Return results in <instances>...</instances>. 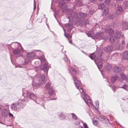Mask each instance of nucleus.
<instances>
[{
	"label": "nucleus",
	"mask_w": 128,
	"mask_h": 128,
	"mask_svg": "<svg viewBox=\"0 0 128 128\" xmlns=\"http://www.w3.org/2000/svg\"><path fill=\"white\" fill-rule=\"evenodd\" d=\"M46 82L45 76L43 74L36 76L33 80L32 85L36 88L40 86Z\"/></svg>",
	"instance_id": "nucleus-1"
},
{
	"label": "nucleus",
	"mask_w": 128,
	"mask_h": 128,
	"mask_svg": "<svg viewBox=\"0 0 128 128\" xmlns=\"http://www.w3.org/2000/svg\"><path fill=\"white\" fill-rule=\"evenodd\" d=\"M101 56V54L100 53L99 55H98V58H97L95 57L96 56L95 54L94 53H93L92 54H91L89 56L90 57L91 59L93 60L94 59V62L100 70L102 68L103 64V60L100 58Z\"/></svg>",
	"instance_id": "nucleus-2"
},
{
	"label": "nucleus",
	"mask_w": 128,
	"mask_h": 128,
	"mask_svg": "<svg viewBox=\"0 0 128 128\" xmlns=\"http://www.w3.org/2000/svg\"><path fill=\"white\" fill-rule=\"evenodd\" d=\"M38 59L40 60L42 65L40 67V69L43 70L45 72H46V74L47 75L49 69L47 66L48 63L45 58L44 56L43 55L38 57Z\"/></svg>",
	"instance_id": "nucleus-3"
},
{
	"label": "nucleus",
	"mask_w": 128,
	"mask_h": 128,
	"mask_svg": "<svg viewBox=\"0 0 128 128\" xmlns=\"http://www.w3.org/2000/svg\"><path fill=\"white\" fill-rule=\"evenodd\" d=\"M68 70L71 73L72 76L73 75H76L77 73L76 70L75 68L71 66H70L68 68ZM72 76L75 86L77 87V89H79L78 86L80 85V82L77 79L76 77Z\"/></svg>",
	"instance_id": "nucleus-4"
},
{
	"label": "nucleus",
	"mask_w": 128,
	"mask_h": 128,
	"mask_svg": "<svg viewBox=\"0 0 128 128\" xmlns=\"http://www.w3.org/2000/svg\"><path fill=\"white\" fill-rule=\"evenodd\" d=\"M25 101L24 100L19 99L17 102L15 103H13L11 106V108L14 110H16L21 108L24 106V102Z\"/></svg>",
	"instance_id": "nucleus-5"
},
{
	"label": "nucleus",
	"mask_w": 128,
	"mask_h": 128,
	"mask_svg": "<svg viewBox=\"0 0 128 128\" xmlns=\"http://www.w3.org/2000/svg\"><path fill=\"white\" fill-rule=\"evenodd\" d=\"M22 95L25 98L24 100L26 101H28V99H30L34 101V100L36 97L34 94L28 91L23 92Z\"/></svg>",
	"instance_id": "nucleus-6"
},
{
	"label": "nucleus",
	"mask_w": 128,
	"mask_h": 128,
	"mask_svg": "<svg viewBox=\"0 0 128 128\" xmlns=\"http://www.w3.org/2000/svg\"><path fill=\"white\" fill-rule=\"evenodd\" d=\"M36 55V53L34 52L28 53L27 55V58L25 59L24 58L23 60H20L21 63L24 65L27 64L30 62L31 58L34 57Z\"/></svg>",
	"instance_id": "nucleus-7"
},
{
	"label": "nucleus",
	"mask_w": 128,
	"mask_h": 128,
	"mask_svg": "<svg viewBox=\"0 0 128 128\" xmlns=\"http://www.w3.org/2000/svg\"><path fill=\"white\" fill-rule=\"evenodd\" d=\"M80 93L82 92L84 95V96L83 97V99L86 103L89 106H92V104L91 100L90 98L88 95L86 94L85 92L83 90L82 88H80Z\"/></svg>",
	"instance_id": "nucleus-8"
},
{
	"label": "nucleus",
	"mask_w": 128,
	"mask_h": 128,
	"mask_svg": "<svg viewBox=\"0 0 128 128\" xmlns=\"http://www.w3.org/2000/svg\"><path fill=\"white\" fill-rule=\"evenodd\" d=\"M87 14H84L82 12H80L78 15L76 12H74L73 13V16H72L74 18H76L78 21H80L84 19L85 17L87 16Z\"/></svg>",
	"instance_id": "nucleus-9"
},
{
	"label": "nucleus",
	"mask_w": 128,
	"mask_h": 128,
	"mask_svg": "<svg viewBox=\"0 0 128 128\" xmlns=\"http://www.w3.org/2000/svg\"><path fill=\"white\" fill-rule=\"evenodd\" d=\"M12 52L16 56L21 57V60H23L24 57L22 54H21V52L19 48L13 50Z\"/></svg>",
	"instance_id": "nucleus-10"
},
{
	"label": "nucleus",
	"mask_w": 128,
	"mask_h": 128,
	"mask_svg": "<svg viewBox=\"0 0 128 128\" xmlns=\"http://www.w3.org/2000/svg\"><path fill=\"white\" fill-rule=\"evenodd\" d=\"M19 47H20L22 52H23L24 50L20 44L17 42H15L13 43L11 46V48L13 50L18 48Z\"/></svg>",
	"instance_id": "nucleus-11"
},
{
	"label": "nucleus",
	"mask_w": 128,
	"mask_h": 128,
	"mask_svg": "<svg viewBox=\"0 0 128 128\" xmlns=\"http://www.w3.org/2000/svg\"><path fill=\"white\" fill-rule=\"evenodd\" d=\"M94 39H98L99 40L102 39L105 40V38L103 36V32H101L96 33L94 35Z\"/></svg>",
	"instance_id": "nucleus-12"
},
{
	"label": "nucleus",
	"mask_w": 128,
	"mask_h": 128,
	"mask_svg": "<svg viewBox=\"0 0 128 128\" xmlns=\"http://www.w3.org/2000/svg\"><path fill=\"white\" fill-rule=\"evenodd\" d=\"M124 10L122 7L119 5H118L117 10L115 12V14L117 16L121 14L123 12Z\"/></svg>",
	"instance_id": "nucleus-13"
},
{
	"label": "nucleus",
	"mask_w": 128,
	"mask_h": 128,
	"mask_svg": "<svg viewBox=\"0 0 128 128\" xmlns=\"http://www.w3.org/2000/svg\"><path fill=\"white\" fill-rule=\"evenodd\" d=\"M114 36L116 39H118L120 38L122 36H123V35L120 32L116 30Z\"/></svg>",
	"instance_id": "nucleus-14"
},
{
	"label": "nucleus",
	"mask_w": 128,
	"mask_h": 128,
	"mask_svg": "<svg viewBox=\"0 0 128 128\" xmlns=\"http://www.w3.org/2000/svg\"><path fill=\"white\" fill-rule=\"evenodd\" d=\"M122 70V68L119 66H116L114 68L113 70L116 73H119Z\"/></svg>",
	"instance_id": "nucleus-15"
},
{
	"label": "nucleus",
	"mask_w": 128,
	"mask_h": 128,
	"mask_svg": "<svg viewBox=\"0 0 128 128\" xmlns=\"http://www.w3.org/2000/svg\"><path fill=\"white\" fill-rule=\"evenodd\" d=\"M113 49V47L112 46H108L105 47L104 50L106 52H110L112 51Z\"/></svg>",
	"instance_id": "nucleus-16"
},
{
	"label": "nucleus",
	"mask_w": 128,
	"mask_h": 128,
	"mask_svg": "<svg viewBox=\"0 0 128 128\" xmlns=\"http://www.w3.org/2000/svg\"><path fill=\"white\" fill-rule=\"evenodd\" d=\"M9 110L8 109H4L2 112V114L3 117H6L8 115Z\"/></svg>",
	"instance_id": "nucleus-17"
},
{
	"label": "nucleus",
	"mask_w": 128,
	"mask_h": 128,
	"mask_svg": "<svg viewBox=\"0 0 128 128\" xmlns=\"http://www.w3.org/2000/svg\"><path fill=\"white\" fill-rule=\"evenodd\" d=\"M66 26L68 28V32H70L72 29L73 28V26L72 23H70L66 24Z\"/></svg>",
	"instance_id": "nucleus-18"
},
{
	"label": "nucleus",
	"mask_w": 128,
	"mask_h": 128,
	"mask_svg": "<svg viewBox=\"0 0 128 128\" xmlns=\"http://www.w3.org/2000/svg\"><path fill=\"white\" fill-rule=\"evenodd\" d=\"M123 30L128 29V23L127 22H124L122 23V28Z\"/></svg>",
	"instance_id": "nucleus-19"
},
{
	"label": "nucleus",
	"mask_w": 128,
	"mask_h": 128,
	"mask_svg": "<svg viewBox=\"0 0 128 128\" xmlns=\"http://www.w3.org/2000/svg\"><path fill=\"white\" fill-rule=\"evenodd\" d=\"M124 60H126L128 58V51H126L124 52L122 56Z\"/></svg>",
	"instance_id": "nucleus-20"
},
{
	"label": "nucleus",
	"mask_w": 128,
	"mask_h": 128,
	"mask_svg": "<svg viewBox=\"0 0 128 128\" xmlns=\"http://www.w3.org/2000/svg\"><path fill=\"white\" fill-rule=\"evenodd\" d=\"M112 68L111 65L110 64H107L106 66L105 70L108 72H109Z\"/></svg>",
	"instance_id": "nucleus-21"
},
{
	"label": "nucleus",
	"mask_w": 128,
	"mask_h": 128,
	"mask_svg": "<svg viewBox=\"0 0 128 128\" xmlns=\"http://www.w3.org/2000/svg\"><path fill=\"white\" fill-rule=\"evenodd\" d=\"M99 119L101 121H102L104 120H107L108 121H109V120L108 119L106 116H100L98 117Z\"/></svg>",
	"instance_id": "nucleus-22"
},
{
	"label": "nucleus",
	"mask_w": 128,
	"mask_h": 128,
	"mask_svg": "<svg viewBox=\"0 0 128 128\" xmlns=\"http://www.w3.org/2000/svg\"><path fill=\"white\" fill-rule=\"evenodd\" d=\"M98 119L97 117H94L93 119V123L95 125H97L98 123Z\"/></svg>",
	"instance_id": "nucleus-23"
},
{
	"label": "nucleus",
	"mask_w": 128,
	"mask_h": 128,
	"mask_svg": "<svg viewBox=\"0 0 128 128\" xmlns=\"http://www.w3.org/2000/svg\"><path fill=\"white\" fill-rule=\"evenodd\" d=\"M94 32L92 31H90L87 33V34L89 37H90L92 38H94V35H93Z\"/></svg>",
	"instance_id": "nucleus-24"
},
{
	"label": "nucleus",
	"mask_w": 128,
	"mask_h": 128,
	"mask_svg": "<svg viewBox=\"0 0 128 128\" xmlns=\"http://www.w3.org/2000/svg\"><path fill=\"white\" fill-rule=\"evenodd\" d=\"M51 88H52V87L50 86V84L49 83H47L45 86V90H49Z\"/></svg>",
	"instance_id": "nucleus-25"
},
{
	"label": "nucleus",
	"mask_w": 128,
	"mask_h": 128,
	"mask_svg": "<svg viewBox=\"0 0 128 128\" xmlns=\"http://www.w3.org/2000/svg\"><path fill=\"white\" fill-rule=\"evenodd\" d=\"M34 101L38 104H40L42 102V99L41 98L38 97H37L35 100Z\"/></svg>",
	"instance_id": "nucleus-26"
},
{
	"label": "nucleus",
	"mask_w": 128,
	"mask_h": 128,
	"mask_svg": "<svg viewBox=\"0 0 128 128\" xmlns=\"http://www.w3.org/2000/svg\"><path fill=\"white\" fill-rule=\"evenodd\" d=\"M106 32L108 33L110 35H112L114 33V30L112 28H109L106 30Z\"/></svg>",
	"instance_id": "nucleus-27"
},
{
	"label": "nucleus",
	"mask_w": 128,
	"mask_h": 128,
	"mask_svg": "<svg viewBox=\"0 0 128 128\" xmlns=\"http://www.w3.org/2000/svg\"><path fill=\"white\" fill-rule=\"evenodd\" d=\"M118 78V76L117 75H116L115 76H112L111 78V80L112 83L114 82Z\"/></svg>",
	"instance_id": "nucleus-28"
},
{
	"label": "nucleus",
	"mask_w": 128,
	"mask_h": 128,
	"mask_svg": "<svg viewBox=\"0 0 128 128\" xmlns=\"http://www.w3.org/2000/svg\"><path fill=\"white\" fill-rule=\"evenodd\" d=\"M120 42L118 41L115 44V46L116 49H118L120 48Z\"/></svg>",
	"instance_id": "nucleus-29"
},
{
	"label": "nucleus",
	"mask_w": 128,
	"mask_h": 128,
	"mask_svg": "<svg viewBox=\"0 0 128 128\" xmlns=\"http://www.w3.org/2000/svg\"><path fill=\"white\" fill-rule=\"evenodd\" d=\"M70 0H60L59 2V3L62 5H64L66 3L65 1H69Z\"/></svg>",
	"instance_id": "nucleus-30"
},
{
	"label": "nucleus",
	"mask_w": 128,
	"mask_h": 128,
	"mask_svg": "<svg viewBox=\"0 0 128 128\" xmlns=\"http://www.w3.org/2000/svg\"><path fill=\"white\" fill-rule=\"evenodd\" d=\"M105 7V6L103 4H100L98 6V9L100 10H102Z\"/></svg>",
	"instance_id": "nucleus-31"
},
{
	"label": "nucleus",
	"mask_w": 128,
	"mask_h": 128,
	"mask_svg": "<svg viewBox=\"0 0 128 128\" xmlns=\"http://www.w3.org/2000/svg\"><path fill=\"white\" fill-rule=\"evenodd\" d=\"M109 10L108 8H107L104 9V11L103 12V14L106 16L107 15L108 13Z\"/></svg>",
	"instance_id": "nucleus-32"
},
{
	"label": "nucleus",
	"mask_w": 128,
	"mask_h": 128,
	"mask_svg": "<svg viewBox=\"0 0 128 128\" xmlns=\"http://www.w3.org/2000/svg\"><path fill=\"white\" fill-rule=\"evenodd\" d=\"M72 119L75 120H78V118L77 117L76 115L74 113L72 114Z\"/></svg>",
	"instance_id": "nucleus-33"
},
{
	"label": "nucleus",
	"mask_w": 128,
	"mask_h": 128,
	"mask_svg": "<svg viewBox=\"0 0 128 128\" xmlns=\"http://www.w3.org/2000/svg\"><path fill=\"white\" fill-rule=\"evenodd\" d=\"M54 93V91L52 88H50L48 90V94L50 96L53 95Z\"/></svg>",
	"instance_id": "nucleus-34"
},
{
	"label": "nucleus",
	"mask_w": 128,
	"mask_h": 128,
	"mask_svg": "<svg viewBox=\"0 0 128 128\" xmlns=\"http://www.w3.org/2000/svg\"><path fill=\"white\" fill-rule=\"evenodd\" d=\"M115 39H116L115 38V36H112L109 39V41L110 42H114L115 40Z\"/></svg>",
	"instance_id": "nucleus-35"
},
{
	"label": "nucleus",
	"mask_w": 128,
	"mask_h": 128,
	"mask_svg": "<svg viewBox=\"0 0 128 128\" xmlns=\"http://www.w3.org/2000/svg\"><path fill=\"white\" fill-rule=\"evenodd\" d=\"M120 76L123 80H125L126 78V77L125 74L123 73H121L120 74Z\"/></svg>",
	"instance_id": "nucleus-36"
},
{
	"label": "nucleus",
	"mask_w": 128,
	"mask_h": 128,
	"mask_svg": "<svg viewBox=\"0 0 128 128\" xmlns=\"http://www.w3.org/2000/svg\"><path fill=\"white\" fill-rule=\"evenodd\" d=\"M117 16L116 14L115 15H110L108 16V18L110 19H112L115 18V16Z\"/></svg>",
	"instance_id": "nucleus-37"
},
{
	"label": "nucleus",
	"mask_w": 128,
	"mask_h": 128,
	"mask_svg": "<svg viewBox=\"0 0 128 128\" xmlns=\"http://www.w3.org/2000/svg\"><path fill=\"white\" fill-rule=\"evenodd\" d=\"M81 21L82 22H83V24H84V25L86 26L88 24V22L84 19Z\"/></svg>",
	"instance_id": "nucleus-38"
},
{
	"label": "nucleus",
	"mask_w": 128,
	"mask_h": 128,
	"mask_svg": "<svg viewBox=\"0 0 128 128\" xmlns=\"http://www.w3.org/2000/svg\"><path fill=\"white\" fill-rule=\"evenodd\" d=\"M111 0H105L104 3L106 5H108L109 4Z\"/></svg>",
	"instance_id": "nucleus-39"
},
{
	"label": "nucleus",
	"mask_w": 128,
	"mask_h": 128,
	"mask_svg": "<svg viewBox=\"0 0 128 128\" xmlns=\"http://www.w3.org/2000/svg\"><path fill=\"white\" fill-rule=\"evenodd\" d=\"M121 88H123L125 90H127L128 88V86L126 84L120 87Z\"/></svg>",
	"instance_id": "nucleus-40"
},
{
	"label": "nucleus",
	"mask_w": 128,
	"mask_h": 128,
	"mask_svg": "<svg viewBox=\"0 0 128 128\" xmlns=\"http://www.w3.org/2000/svg\"><path fill=\"white\" fill-rule=\"evenodd\" d=\"M60 118L61 120H62L64 118H65V117L64 116V114H61L60 115Z\"/></svg>",
	"instance_id": "nucleus-41"
},
{
	"label": "nucleus",
	"mask_w": 128,
	"mask_h": 128,
	"mask_svg": "<svg viewBox=\"0 0 128 128\" xmlns=\"http://www.w3.org/2000/svg\"><path fill=\"white\" fill-rule=\"evenodd\" d=\"M77 120V121L75 122V124L76 125H78L80 124V120L79 119H78V120Z\"/></svg>",
	"instance_id": "nucleus-42"
},
{
	"label": "nucleus",
	"mask_w": 128,
	"mask_h": 128,
	"mask_svg": "<svg viewBox=\"0 0 128 128\" xmlns=\"http://www.w3.org/2000/svg\"><path fill=\"white\" fill-rule=\"evenodd\" d=\"M95 104L97 107H98L99 106V102L98 100H96L95 102Z\"/></svg>",
	"instance_id": "nucleus-43"
},
{
	"label": "nucleus",
	"mask_w": 128,
	"mask_h": 128,
	"mask_svg": "<svg viewBox=\"0 0 128 128\" xmlns=\"http://www.w3.org/2000/svg\"><path fill=\"white\" fill-rule=\"evenodd\" d=\"M34 10H35L36 8V3L35 1V0H34Z\"/></svg>",
	"instance_id": "nucleus-44"
},
{
	"label": "nucleus",
	"mask_w": 128,
	"mask_h": 128,
	"mask_svg": "<svg viewBox=\"0 0 128 128\" xmlns=\"http://www.w3.org/2000/svg\"><path fill=\"white\" fill-rule=\"evenodd\" d=\"M94 10H90L89 13L91 14H92L94 13Z\"/></svg>",
	"instance_id": "nucleus-45"
},
{
	"label": "nucleus",
	"mask_w": 128,
	"mask_h": 128,
	"mask_svg": "<svg viewBox=\"0 0 128 128\" xmlns=\"http://www.w3.org/2000/svg\"><path fill=\"white\" fill-rule=\"evenodd\" d=\"M84 126V128H88V126L86 124V123H84L83 124Z\"/></svg>",
	"instance_id": "nucleus-46"
},
{
	"label": "nucleus",
	"mask_w": 128,
	"mask_h": 128,
	"mask_svg": "<svg viewBox=\"0 0 128 128\" xmlns=\"http://www.w3.org/2000/svg\"><path fill=\"white\" fill-rule=\"evenodd\" d=\"M67 36H68L67 38H72V35L70 34H67Z\"/></svg>",
	"instance_id": "nucleus-47"
},
{
	"label": "nucleus",
	"mask_w": 128,
	"mask_h": 128,
	"mask_svg": "<svg viewBox=\"0 0 128 128\" xmlns=\"http://www.w3.org/2000/svg\"><path fill=\"white\" fill-rule=\"evenodd\" d=\"M9 116L10 117H12L13 116V115L10 112H9L8 114Z\"/></svg>",
	"instance_id": "nucleus-48"
},
{
	"label": "nucleus",
	"mask_w": 128,
	"mask_h": 128,
	"mask_svg": "<svg viewBox=\"0 0 128 128\" xmlns=\"http://www.w3.org/2000/svg\"><path fill=\"white\" fill-rule=\"evenodd\" d=\"M116 86H114L112 87V90L114 92H115V91L114 90V89H115L116 88Z\"/></svg>",
	"instance_id": "nucleus-49"
},
{
	"label": "nucleus",
	"mask_w": 128,
	"mask_h": 128,
	"mask_svg": "<svg viewBox=\"0 0 128 128\" xmlns=\"http://www.w3.org/2000/svg\"><path fill=\"white\" fill-rule=\"evenodd\" d=\"M64 59L65 62H66L68 60V59L66 57H64Z\"/></svg>",
	"instance_id": "nucleus-50"
},
{
	"label": "nucleus",
	"mask_w": 128,
	"mask_h": 128,
	"mask_svg": "<svg viewBox=\"0 0 128 128\" xmlns=\"http://www.w3.org/2000/svg\"><path fill=\"white\" fill-rule=\"evenodd\" d=\"M122 44H125V42L124 40H123L122 41Z\"/></svg>",
	"instance_id": "nucleus-51"
},
{
	"label": "nucleus",
	"mask_w": 128,
	"mask_h": 128,
	"mask_svg": "<svg viewBox=\"0 0 128 128\" xmlns=\"http://www.w3.org/2000/svg\"><path fill=\"white\" fill-rule=\"evenodd\" d=\"M64 36L67 38H68V36H66V34H65V31L64 30Z\"/></svg>",
	"instance_id": "nucleus-52"
},
{
	"label": "nucleus",
	"mask_w": 128,
	"mask_h": 128,
	"mask_svg": "<svg viewBox=\"0 0 128 128\" xmlns=\"http://www.w3.org/2000/svg\"><path fill=\"white\" fill-rule=\"evenodd\" d=\"M125 80L126 81V82L128 84V78H126Z\"/></svg>",
	"instance_id": "nucleus-53"
},
{
	"label": "nucleus",
	"mask_w": 128,
	"mask_h": 128,
	"mask_svg": "<svg viewBox=\"0 0 128 128\" xmlns=\"http://www.w3.org/2000/svg\"><path fill=\"white\" fill-rule=\"evenodd\" d=\"M36 71H38L37 69H38V67H36Z\"/></svg>",
	"instance_id": "nucleus-54"
},
{
	"label": "nucleus",
	"mask_w": 128,
	"mask_h": 128,
	"mask_svg": "<svg viewBox=\"0 0 128 128\" xmlns=\"http://www.w3.org/2000/svg\"><path fill=\"white\" fill-rule=\"evenodd\" d=\"M95 0H90V1L91 2H93Z\"/></svg>",
	"instance_id": "nucleus-55"
},
{
	"label": "nucleus",
	"mask_w": 128,
	"mask_h": 128,
	"mask_svg": "<svg viewBox=\"0 0 128 128\" xmlns=\"http://www.w3.org/2000/svg\"><path fill=\"white\" fill-rule=\"evenodd\" d=\"M69 42L70 43H72V40H69Z\"/></svg>",
	"instance_id": "nucleus-56"
},
{
	"label": "nucleus",
	"mask_w": 128,
	"mask_h": 128,
	"mask_svg": "<svg viewBox=\"0 0 128 128\" xmlns=\"http://www.w3.org/2000/svg\"><path fill=\"white\" fill-rule=\"evenodd\" d=\"M38 51H39V52H40V53L41 54H42V52L40 51V50H38Z\"/></svg>",
	"instance_id": "nucleus-57"
},
{
	"label": "nucleus",
	"mask_w": 128,
	"mask_h": 128,
	"mask_svg": "<svg viewBox=\"0 0 128 128\" xmlns=\"http://www.w3.org/2000/svg\"><path fill=\"white\" fill-rule=\"evenodd\" d=\"M100 1H101L102 0H99Z\"/></svg>",
	"instance_id": "nucleus-58"
},
{
	"label": "nucleus",
	"mask_w": 128,
	"mask_h": 128,
	"mask_svg": "<svg viewBox=\"0 0 128 128\" xmlns=\"http://www.w3.org/2000/svg\"><path fill=\"white\" fill-rule=\"evenodd\" d=\"M82 52H83V53H84V52L83 51H82Z\"/></svg>",
	"instance_id": "nucleus-59"
},
{
	"label": "nucleus",
	"mask_w": 128,
	"mask_h": 128,
	"mask_svg": "<svg viewBox=\"0 0 128 128\" xmlns=\"http://www.w3.org/2000/svg\"><path fill=\"white\" fill-rule=\"evenodd\" d=\"M54 99H52V98L51 99L52 100H54Z\"/></svg>",
	"instance_id": "nucleus-60"
},
{
	"label": "nucleus",
	"mask_w": 128,
	"mask_h": 128,
	"mask_svg": "<svg viewBox=\"0 0 128 128\" xmlns=\"http://www.w3.org/2000/svg\"><path fill=\"white\" fill-rule=\"evenodd\" d=\"M54 17H55V18H56V16H55V15H54Z\"/></svg>",
	"instance_id": "nucleus-61"
},
{
	"label": "nucleus",
	"mask_w": 128,
	"mask_h": 128,
	"mask_svg": "<svg viewBox=\"0 0 128 128\" xmlns=\"http://www.w3.org/2000/svg\"><path fill=\"white\" fill-rule=\"evenodd\" d=\"M70 63V62H69V64Z\"/></svg>",
	"instance_id": "nucleus-62"
}]
</instances>
